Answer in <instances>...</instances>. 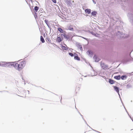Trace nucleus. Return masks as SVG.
<instances>
[{
	"label": "nucleus",
	"instance_id": "9",
	"mask_svg": "<svg viewBox=\"0 0 133 133\" xmlns=\"http://www.w3.org/2000/svg\"><path fill=\"white\" fill-rule=\"evenodd\" d=\"M94 58L95 59V61L98 62V61H99V59L98 58H97L96 57V56L95 55L94 56Z\"/></svg>",
	"mask_w": 133,
	"mask_h": 133
},
{
	"label": "nucleus",
	"instance_id": "17",
	"mask_svg": "<svg viewBox=\"0 0 133 133\" xmlns=\"http://www.w3.org/2000/svg\"><path fill=\"white\" fill-rule=\"evenodd\" d=\"M38 9H39V8L37 6H36L34 8V9L36 11V12L37 11Z\"/></svg>",
	"mask_w": 133,
	"mask_h": 133
},
{
	"label": "nucleus",
	"instance_id": "20",
	"mask_svg": "<svg viewBox=\"0 0 133 133\" xmlns=\"http://www.w3.org/2000/svg\"><path fill=\"white\" fill-rule=\"evenodd\" d=\"M52 2L54 3H56L57 2L56 0H52Z\"/></svg>",
	"mask_w": 133,
	"mask_h": 133
},
{
	"label": "nucleus",
	"instance_id": "3",
	"mask_svg": "<svg viewBox=\"0 0 133 133\" xmlns=\"http://www.w3.org/2000/svg\"><path fill=\"white\" fill-rule=\"evenodd\" d=\"M101 66L103 69H107L108 68L107 66L106 65H105L104 63L102 62L101 63Z\"/></svg>",
	"mask_w": 133,
	"mask_h": 133
},
{
	"label": "nucleus",
	"instance_id": "11",
	"mask_svg": "<svg viewBox=\"0 0 133 133\" xmlns=\"http://www.w3.org/2000/svg\"><path fill=\"white\" fill-rule=\"evenodd\" d=\"M109 82L111 84H113L114 83V81L111 79H109Z\"/></svg>",
	"mask_w": 133,
	"mask_h": 133
},
{
	"label": "nucleus",
	"instance_id": "6",
	"mask_svg": "<svg viewBox=\"0 0 133 133\" xmlns=\"http://www.w3.org/2000/svg\"><path fill=\"white\" fill-rule=\"evenodd\" d=\"M114 78L117 80H119L121 78V76L120 75L116 76H114Z\"/></svg>",
	"mask_w": 133,
	"mask_h": 133
},
{
	"label": "nucleus",
	"instance_id": "10",
	"mask_svg": "<svg viewBox=\"0 0 133 133\" xmlns=\"http://www.w3.org/2000/svg\"><path fill=\"white\" fill-rule=\"evenodd\" d=\"M62 41V40L61 39V38L60 37H57V41L58 42H60Z\"/></svg>",
	"mask_w": 133,
	"mask_h": 133
},
{
	"label": "nucleus",
	"instance_id": "7",
	"mask_svg": "<svg viewBox=\"0 0 133 133\" xmlns=\"http://www.w3.org/2000/svg\"><path fill=\"white\" fill-rule=\"evenodd\" d=\"M61 48L63 50H68V48L67 46L65 47L63 45L62 46Z\"/></svg>",
	"mask_w": 133,
	"mask_h": 133
},
{
	"label": "nucleus",
	"instance_id": "14",
	"mask_svg": "<svg viewBox=\"0 0 133 133\" xmlns=\"http://www.w3.org/2000/svg\"><path fill=\"white\" fill-rule=\"evenodd\" d=\"M74 59H75L77 60L78 61H79L80 60V58L78 56H75L74 57Z\"/></svg>",
	"mask_w": 133,
	"mask_h": 133
},
{
	"label": "nucleus",
	"instance_id": "12",
	"mask_svg": "<svg viewBox=\"0 0 133 133\" xmlns=\"http://www.w3.org/2000/svg\"><path fill=\"white\" fill-rule=\"evenodd\" d=\"M41 41L43 43H44L45 42L43 37L42 36H41Z\"/></svg>",
	"mask_w": 133,
	"mask_h": 133
},
{
	"label": "nucleus",
	"instance_id": "2",
	"mask_svg": "<svg viewBox=\"0 0 133 133\" xmlns=\"http://www.w3.org/2000/svg\"><path fill=\"white\" fill-rule=\"evenodd\" d=\"M12 63L2 62L0 63V66L3 67H12Z\"/></svg>",
	"mask_w": 133,
	"mask_h": 133
},
{
	"label": "nucleus",
	"instance_id": "1",
	"mask_svg": "<svg viewBox=\"0 0 133 133\" xmlns=\"http://www.w3.org/2000/svg\"><path fill=\"white\" fill-rule=\"evenodd\" d=\"M26 62L25 61H18L17 63L14 62L12 63V67H14L16 68L18 70H21L25 66Z\"/></svg>",
	"mask_w": 133,
	"mask_h": 133
},
{
	"label": "nucleus",
	"instance_id": "18",
	"mask_svg": "<svg viewBox=\"0 0 133 133\" xmlns=\"http://www.w3.org/2000/svg\"><path fill=\"white\" fill-rule=\"evenodd\" d=\"M45 23L46 24L48 25V21L47 20L45 19Z\"/></svg>",
	"mask_w": 133,
	"mask_h": 133
},
{
	"label": "nucleus",
	"instance_id": "19",
	"mask_svg": "<svg viewBox=\"0 0 133 133\" xmlns=\"http://www.w3.org/2000/svg\"><path fill=\"white\" fill-rule=\"evenodd\" d=\"M69 55H70V56H71L72 57L74 55L72 53H69Z\"/></svg>",
	"mask_w": 133,
	"mask_h": 133
},
{
	"label": "nucleus",
	"instance_id": "13",
	"mask_svg": "<svg viewBox=\"0 0 133 133\" xmlns=\"http://www.w3.org/2000/svg\"><path fill=\"white\" fill-rule=\"evenodd\" d=\"M68 29L72 31L74 30V29L72 26H70L69 27Z\"/></svg>",
	"mask_w": 133,
	"mask_h": 133
},
{
	"label": "nucleus",
	"instance_id": "5",
	"mask_svg": "<svg viewBox=\"0 0 133 133\" xmlns=\"http://www.w3.org/2000/svg\"><path fill=\"white\" fill-rule=\"evenodd\" d=\"M85 11L86 13L89 14L91 13V10L90 9H87L85 10Z\"/></svg>",
	"mask_w": 133,
	"mask_h": 133
},
{
	"label": "nucleus",
	"instance_id": "4",
	"mask_svg": "<svg viewBox=\"0 0 133 133\" xmlns=\"http://www.w3.org/2000/svg\"><path fill=\"white\" fill-rule=\"evenodd\" d=\"M115 90L118 94L119 93V88L115 86H113Z\"/></svg>",
	"mask_w": 133,
	"mask_h": 133
},
{
	"label": "nucleus",
	"instance_id": "8",
	"mask_svg": "<svg viewBox=\"0 0 133 133\" xmlns=\"http://www.w3.org/2000/svg\"><path fill=\"white\" fill-rule=\"evenodd\" d=\"M127 78V76L126 75H123L121 77V78L122 80H125V79Z\"/></svg>",
	"mask_w": 133,
	"mask_h": 133
},
{
	"label": "nucleus",
	"instance_id": "15",
	"mask_svg": "<svg viewBox=\"0 0 133 133\" xmlns=\"http://www.w3.org/2000/svg\"><path fill=\"white\" fill-rule=\"evenodd\" d=\"M96 12L95 11H93L91 12V14L94 16L96 15Z\"/></svg>",
	"mask_w": 133,
	"mask_h": 133
},
{
	"label": "nucleus",
	"instance_id": "16",
	"mask_svg": "<svg viewBox=\"0 0 133 133\" xmlns=\"http://www.w3.org/2000/svg\"><path fill=\"white\" fill-rule=\"evenodd\" d=\"M58 30L61 32L62 33L63 32V30L61 28H58Z\"/></svg>",
	"mask_w": 133,
	"mask_h": 133
}]
</instances>
